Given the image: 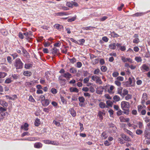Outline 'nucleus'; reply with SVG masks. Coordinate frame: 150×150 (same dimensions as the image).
Instances as JSON below:
<instances>
[{
  "mask_svg": "<svg viewBox=\"0 0 150 150\" xmlns=\"http://www.w3.org/2000/svg\"><path fill=\"white\" fill-rule=\"evenodd\" d=\"M52 52L53 54H57L59 53V50L56 48L54 47L52 49Z\"/></svg>",
  "mask_w": 150,
  "mask_h": 150,
  "instance_id": "2eb2a0df",
  "label": "nucleus"
},
{
  "mask_svg": "<svg viewBox=\"0 0 150 150\" xmlns=\"http://www.w3.org/2000/svg\"><path fill=\"white\" fill-rule=\"evenodd\" d=\"M53 123L55 124L56 125L59 126H60V123L59 122H57L55 120H54L53 121Z\"/></svg>",
  "mask_w": 150,
  "mask_h": 150,
  "instance_id": "4d7b16f0",
  "label": "nucleus"
},
{
  "mask_svg": "<svg viewBox=\"0 0 150 150\" xmlns=\"http://www.w3.org/2000/svg\"><path fill=\"white\" fill-rule=\"evenodd\" d=\"M128 91L126 89H124L123 90V93H122V96L124 97L126 95L128 94Z\"/></svg>",
  "mask_w": 150,
  "mask_h": 150,
  "instance_id": "5701e85b",
  "label": "nucleus"
},
{
  "mask_svg": "<svg viewBox=\"0 0 150 150\" xmlns=\"http://www.w3.org/2000/svg\"><path fill=\"white\" fill-rule=\"evenodd\" d=\"M28 37L26 38V39L27 40H29V39L30 38V37L33 36L32 32L29 31L28 32Z\"/></svg>",
  "mask_w": 150,
  "mask_h": 150,
  "instance_id": "72a5a7b5",
  "label": "nucleus"
},
{
  "mask_svg": "<svg viewBox=\"0 0 150 150\" xmlns=\"http://www.w3.org/2000/svg\"><path fill=\"white\" fill-rule=\"evenodd\" d=\"M69 60L72 63H74L76 61V59L74 57H73L72 59H70Z\"/></svg>",
  "mask_w": 150,
  "mask_h": 150,
  "instance_id": "37998d69",
  "label": "nucleus"
},
{
  "mask_svg": "<svg viewBox=\"0 0 150 150\" xmlns=\"http://www.w3.org/2000/svg\"><path fill=\"white\" fill-rule=\"evenodd\" d=\"M84 95L85 97H88V98H90L91 94L88 93H84Z\"/></svg>",
  "mask_w": 150,
  "mask_h": 150,
  "instance_id": "680f3d73",
  "label": "nucleus"
},
{
  "mask_svg": "<svg viewBox=\"0 0 150 150\" xmlns=\"http://www.w3.org/2000/svg\"><path fill=\"white\" fill-rule=\"evenodd\" d=\"M70 72L71 73L74 74L76 72V71L74 68L72 67L70 69Z\"/></svg>",
  "mask_w": 150,
  "mask_h": 150,
  "instance_id": "f704fd0d",
  "label": "nucleus"
},
{
  "mask_svg": "<svg viewBox=\"0 0 150 150\" xmlns=\"http://www.w3.org/2000/svg\"><path fill=\"white\" fill-rule=\"evenodd\" d=\"M146 137L148 139V140H146V143L147 144H150V133H148L146 135Z\"/></svg>",
  "mask_w": 150,
  "mask_h": 150,
  "instance_id": "423d86ee",
  "label": "nucleus"
},
{
  "mask_svg": "<svg viewBox=\"0 0 150 150\" xmlns=\"http://www.w3.org/2000/svg\"><path fill=\"white\" fill-rule=\"evenodd\" d=\"M6 74L4 73L0 72V78H3L6 76Z\"/></svg>",
  "mask_w": 150,
  "mask_h": 150,
  "instance_id": "c85d7f7f",
  "label": "nucleus"
},
{
  "mask_svg": "<svg viewBox=\"0 0 150 150\" xmlns=\"http://www.w3.org/2000/svg\"><path fill=\"white\" fill-rule=\"evenodd\" d=\"M115 88V87L111 85L109 89L108 90V92L110 94H112L114 93V92L112 91L114 88Z\"/></svg>",
  "mask_w": 150,
  "mask_h": 150,
  "instance_id": "ddd939ff",
  "label": "nucleus"
},
{
  "mask_svg": "<svg viewBox=\"0 0 150 150\" xmlns=\"http://www.w3.org/2000/svg\"><path fill=\"white\" fill-rule=\"evenodd\" d=\"M102 137H103L104 139H105L107 138L108 135L105 132H103L102 134Z\"/></svg>",
  "mask_w": 150,
  "mask_h": 150,
  "instance_id": "473e14b6",
  "label": "nucleus"
},
{
  "mask_svg": "<svg viewBox=\"0 0 150 150\" xmlns=\"http://www.w3.org/2000/svg\"><path fill=\"white\" fill-rule=\"evenodd\" d=\"M7 60L10 64H11L12 63L11 58L10 57L8 56L7 57Z\"/></svg>",
  "mask_w": 150,
  "mask_h": 150,
  "instance_id": "13d9d810",
  "label": "nucleus"
},
{
  "mask_svg": "<svg viewBox=\"0 0 150 150\" xmlns=\"http://www.w3.org/2000/svg\"><path fill=\"white\" fill-rule=\"evenodd\" d=\"M29 135V133L27 132H25L23 133L21 135L22 137H23L25 135L28 136Z\"/></svg>",
  "mask_w": 150,
  "mask_h": 150,
  "instance_id": "69168bd1",
  "label": "nucleus"
},
{
  "mask_svg": "<svg viewBox=\"0 0 150 150\" xmlns=\"http://www.w3.org/2000/svg\"><path fill=\"white\" fill-rule=\"evenodd\" d=\"M54 28L58 30L61 29L63 28V26L58 24L54 25Z\"/></svg>",
  "mask_w": 150,
  "mask_h": 150,
  "instance_id": "a211bd4d",
  "label": "nucleus"
},
{
  "mask_svg": "<svg viewBox=\"0 0 150 150\" xmlns=\"http://www.w3.org/2000/svg\"><path fill=\"white\" fill-rule=\"evenodd\" d=\"M125 99L127 100H128L131 99L132 98V95L131 94H128L124 96Z\"/></svg>",
  "mask_w": 150,
  "mask_h": 150,
  "instance_id": "6ab92c4d",
  "label": "nucleus"
},
{
  "mask_svg": "<svg viewBox=\"0 0 150 150\" xmlns=\"http://www.w3.org/2000/svg\"><path fill=\"white\" fill-rule=\"evenodd\" d=\"M71 115L75 117L76 115V112L74 109H71L70 110Z\"/></svg>",
  "mask_w": 150,
  "mask_h": 150,
  "instance_id": "bb28decb",
  "label": "nucleus"
},
{
  "mask_svg": "<svg viewBox=\"0 0 150 150\" xmlns=\"http://www.w3.org/2000/svg\"><path fill=\"white\" fill-rule=\"evenodd\" d=\"M23 34L21 33H19L18 34V36L19 38L21 39H23L24 38Z\"/></svg>",
  "mask_w": 150,
  "mask_h": 150,
  "instance_id": "774afa93",
  "label": "nucleus"
},
{
  "mask_svg": "<svg viewBox=\"0 0 150 150\" xmlns=\"http://www.w3.org/2000/svg\"><path fill=\"white\" fill-rule=\"evenodd\" d=\"M105 97L108 99H112L111 97L108 94H105Z\"/></svg>",
  "mask_w": 150,
  "mask_h": 150,
  "instance_id": "052dcab7",
  "label": "nucleus"
},
{
  "mask_svg": "<svg viewBox=\"0 0 150 150\" xmlns=\"http://www.w3.org/2000/svg\"><path fill=\"white\" fill-rule=\"evenodd\" d=\"M23 74L25 76H30L32 75V73L30 71H25L24 72Z\"/></svg>",
  "mask_w": 150,
  "mask_h": 150,
  "instance_id": "4be33fe9",
  "label": "nucleus"
},
{
  "mask_svg": "<svg viewBox=\"0 0 150 150\" xmlns=\"http://www.w3.org/2000/svg\"><path fill=\"white\" fill-rule=\"evenodd\" d=\"M118 111H117V114L118 116H120L122 115V110L119 109V110H118Z\"/></svg>",
  "mask_w": 150,
  "mask_h": 150,
  "instance_id": "864d4df0",
  "label": "nucleus"
},
{
  "mask_svg": "<svg viewBox=\"0 0 150 150\" xmlns=\"http://www.w3.org/2000/svg\"><path fill=\"white\" fill-rule=\"evenodd\" d=\"M116 43H113L110 44L109 45V47L111 49L114 50L116 48Z\"/></svg>",
  "mask_w": 150,
  "mask_h": 150,
  "instance_id": "0eeeda50",
  "label": "nucleus"
},
{
  "mask_svg": "<svg viewBox=\"0 0 150 150\" xmlns=\"http://www.w3.org/2000/svg\"><path fill=\"white\" fill-rule=\"evenodd\" d=\"M82 66V64L80 62H78L76 63V67L78 68H80Z\"/></svg>",
  "mask_w": 150,
  "mask_h": 150,
  "instance_id": "8fccbe9b",
  "label": "nucleus"
},
{
  "mask_svg": "<svg viewBox=\"0 0 150 150\" xmlns=\"http://www.w3.org/2000/svg\"><path fill=\"white\" fill-rule=\"evenodd\" d=\"M115 83L117 85V86H121V83L119 81H118L115 80Z\"/></svg>",
  "mask_w": 150,
  "mask_h": 150,
  "instance_id": "ea45409f",
  "label": "nucleus"
},
{
  "mask_svg": "<svg viewBox=\"0 0 150 150\" xmlns=\"http://www.w3.org/2000/svg\"><path fill=\"white\" fill-rule=\"evenodd\" d=\"M142 98L143 100L142 102V103H143L144 102V101L146 100L147 99V94L146 93H144L143 94L142 97Z\"/></svg>",
  "mask_w": 150,
  "mask_h": 150,
  "instance_id": "412c9836",
  "label": "nucleus"
},
{
  "mask_svg": "<svg viewBox=\"0 0 150 150\" xmlns=\"http://www.w3.org/2000/svg\"><path fill=\"white\" fill-rule=\"evenodd\" d=\"M28 124L27 123H25L23 126H21V129H23L27 131L28 130Z\"/></svg>",
  "mask_w": 150,
  "mask_h": 150,
  "instance_id": "9b49d317",
  "label": "nucleus"
},
{
  "mask_svg": "<svg viewBox=\"0 0 150 150\" xmlns=\"http://www.w3.org/2000/svg\"><path fill=\"white\" fill-rule=\"evenodd\" d=\"M107 67L105 66H102L101 68V70L103 72H105L107 70Z\"/></svg>",
  "mask_w": 150,
  "mask_h": 150,
  "instance_id": "79ce46f5",
  "label": "nucleus"
},
{
  "mask_svg": "<svg viewBox=\"0 0 150 150\" xmlns=\"http://www.w3.org/2000/svg\"><path fill=\"white\" fill-rule=\"evenodd\" d=\"M62 76H60L59 77V79L60 81V83L64 82L66 81V80L64 79H62Z\"/></svg>",
  "mask_w": 150,
  "mask_h": 150,
  "instance_id": "e433bc0d",
  "label": "nucleus"
},
{
  "mask_svg": "<svg viewBox=\"0 0 150 150\" xmlns=\"http://www.w3.org/2000/svg\"><path fill=\"white\" fill-rule=\"evenodd\" d=\"M89 89L91 93H93L95 91V89H94V88L92 86H90Z\"/></svg>",
  "mask_w": 150,
  "mask_h": 150,
  "instance_id": "49530a36",
  "label": "nucleus"
},
{
  "mask_svg": "<svg viewBox=\"0 0 150 150\" xmlns=\"http://www.w3.org/2000/svg\"><path fill=\"white\" fill-rule=\"evenodd\" d=\"M42 105L43 106H47L50 103L49 100L47 99H45L41 102Z\"/></svg>",
  "mask_w": 150,
  "mask_h": 150,
  "instance_id": "20e7f679",
  "label": "nucleus"
},
{
  "mask_svg": "<svg viewBox=\"0 0 150 150\" xmlns=\"http://www.w3.org/2000/svg\"><path fill=\"white\" fill-rule=\"evenodd\" d=\"M70 91L71 92H74L78 93L79 92V90L76 88L75 87H71L70 88Z\"/></svg>",
  "mask_w": 150,
  "mask_h": 150,
  "instance_id": "dca6fc26",
  "label": "nucleus"
},
{
  "mask_svg": "<svg viewBox=\"0 0 150 150\" xmlns=\"http://www.w3.org/2000/svg\"><path fill=\"white\" fill-rule=\"evenodd\" d=\"M12 81L11 79V78H9L6 79L5 82V83H11Z\"/></svg>",
  "mask_w": 150,
  "mask_h": 150,
  "instance_id": "2f4dec72",
  "label": "nucleus"
},
{
  "mask_svg": "<svg viewBox=\"0 0 150 150\" xmlns=\"http://www.w3.org/2000/svg\"><path fill=\"white\" fill-rule=\"evenodd\" d=\"M40 120L37 118L36 119V120L35 122V125L36 126H38L40 124Z\"/></svg>",
  "mask_w": 150,
  "mask_h": 150,
  "instance_id": "b1692460",
  "label": "nucleus"
},
{
  "mask_svg": "<svg viewBox=\"0 0 150 150\" xmlns=\"http://www.w3.org/2000/svg\"><path fill=\"white\" fill-rule=\"evenodd\" d=\"M34 146L36 148H39L42 147V144L40 142L36 143L35 144Z\"/></svg>",
  "mask_w": 150,
  "mask_h": 150,
  "instance_id": "aec40b11",
  "label": "nucleus"
},
{
  "mask_svg": "<svg viewBox=\"0 0 150 150\" xmlns=\"http://www.w3.org/2000/svg\"><path fill=\"white\" fill-rule=\"evenodd\" d=\"M89 90V88H88L87 87H83L82 88V90L85 92H87Z\"/></svg>",
  "mask_w": 150,
  "mask_h": 150,
  "instance_id": "bf43d9fd",
  "label": "nucleus"
},
{
  "mask_svg": "<svg viewBox=\"0 0 150 150\" xmlns=\"http://www.w3.org/2000/svg\"><path fill=\"white\" fill-rule=\"evenodd\" d=\"M32 65L31 64H25V67L26 69H29L32 67Z\"/></svg>",
  "mask_w": 150,
  "mask_h": 150,
  "instance_id": "a19ab883",
  "label": "nucleus"
},
{
  "mask_svg": "<svg viewBox=\"0 0 150 150\" xmlns=\"http://www.w3.org/2000/svg\"><path fill=\"white\" fill-rule=\"evenodd\" d=\"M122 87L118 88L117 89V93L121 96H122Z\"/></svg>",
  "mask_w": 150,
  "mask_h": 150,
  "instance_id": "c756f323",
  "label": "nucleus"
},
{
  "mask_svg": "<svg viewBox=\"0 0 150 150\" xmlns=\"http://www.w3.org/2000/svg\"><path fill=\"white\" fill-rule=\"evenodd\" d=\"M135 83L134 79V78L129 77L128 80L125 82V85L127 86H130L134 85Z\"/></svg>",
  "mask_w": 150,
  "mask_h": 150,
  "instance_id": "f03ea898",
  "label": "nucleus"
},
{
  "mask_svg": "<svg viewBox=\"0 0 150 150\" xmlns=\"http://www.w3.org/2000/svg\"><path fill=\"white\" fill-rule=\"evenodd\" d=\"M79 42L80 43L79 45H83V43H84L85 40L84 39H81L79 40Z\"/></svg>",
  "mask_w": 150,
  "mask_h": 150,
  "instance_id": "de8ad7c7",
  "label": "nucleus"
},
{
  "mask_svg": "<svg viewBox=\"0 0 150 150\" xmlns=\"http://www.w3.org/2000/svg\"><path fill=\"white\" fill-rule=\"evenodd\" d=\"M120 121L121 122H125V118L122 116H120L119 117Z\"/></svg>",
  "mask_w": 150,
  "mask_h": 150,
  "instance_id": "3c124183",
  "label": "nucleus"
},
{
  "mask_svg": "<svg viewBox=\"0 0 150 150\" xmlns=\"http://www.w3.org/2000/svg\"><path fill=\"white\" fill-rule=\"evenodd\" d=\"M116 80L118 81H122L124 80V78L123 77L119 76L116 78Z\"/></svg>",
  "mask_w": 150,
  "mask_h": 150,
  "instance_id": "c9c22d12",
  "label": "nucleus"
},
{
  "mask_svg": "<svg viewBox=\"0 0 150 150\" xmlns=\"http://www.w3.org/2000/svg\"><path fill=\"white\" fill-rule=\"evenodd\" d=\"M62 76L66 78L69 79L71 77V75L69 73L66 72L62 75Z\"/></svg>",
  "mask_w": 150,
  "mask_h": 150,
  "instance_id": "6e6552de",
  "label": "nucleus"
},
{
  "mask_svg": "<svg viewBox=\"0 0 150 150\" xmlns=\"http://www.w3.org/2000/svg\"><path fill=\"white\" fill-rule=\"evenodd\" d=\"M78 99L81 103H83L85 101V99L83 97H79Z\"/></svg>",
  "mask_w": 150,
  "mask_h": 150,
  "instance_id": "4c0bfd02",
  "label": "nucleus"
},
{
  "mask_svg": "<svg viewBox=\"0 0 150 150\" xmlns=\"http://www.w3.org/2000/svg\"><path fill=\"white\" fill-rule=\"evenodd\" d=\"M99 106L101 108H105L106 106L104 103L101 102L99 104Z\"/></svg>",
  "mask_w": 150,
  "mask_h": 150,
  "instance_id": "cd10ccee",
  "label": "nucleus"
},
{
  "mask_svg": "<svg viewBox=\"0 0 150 150\" xmlns=\"http://www.w3.org/2000/svg\"><path fill=\"white\" fill-rule=\"evenodd\" d=\"M98 59H96L92 61L93 64H95L98 62Z\"/></svg>",
  "mask_w": 150,
  "mask_h": 150,
  "instance_id": "5fc2aeb1",
  "label": "nucleus"
},
{
  "mask_svg": "<svg viewBox=\"0 0 150 150\" xmlns=\"http://www.w3.org/2000/svg\"><path fill=\"white\" fill-rule=\"evenodd\" d=\"M67 5L69 7L72 8L73 7V4L70 2H67Z\"/></svg>",
  "mask_w": 150,
  "mask_h": 150,
  "instance_id": "6e6d98bb",
  "label": "nucleus"
},
{
  "mask_svg": "<svg viewBox=\"0 0 150 150\" xmlns=\"http://www.w3.org/2000/svg\"><path fill=\"white\" fill-rule=\"evenodd\" d=\"M113 99L114 100L113 101V102H116L120 100V98L117 95H115L113 97Z\"/></svg>",
  "mask_w": 150,
  "mask_h": 150,
  "instance_id": "4468645a",
  "label": "nucleus"
},
{
  "mask_svg": "<svg viewBox=\"0 0 150 150\" xmlns=\"http://www.w3.org/2000/svg\"><path fill=\"white\" fill-rule=\"evenodd\" d=\"M23 64L19 58L16 59L14 63V66L17 69L22 68Z\"/></svg>",
  "mask_w": 150,
  "mask_h": 150,
  "instance_id": "f257e3e1",
  "label": "nucleus"
},
{
  "mask_svg": "<svg viewBox=\"0 0 150 150\" xmlns=\"http://www.w3.org/2000/svg\"><path fill=\"white\" fill-rule=\"evenodd\" d=\"M112 75L113 77H116L119 75V73L117 72H115L112 73Z\"/></svg>",
  "mask_w": 150,
  "mask_h": 150,
  "instance_id": "603ef678",
  "label": "nucleus"
},
{
  "mask_svg": "<svg viewBox=\"0 0 150 150\" xmlns=\"http://www.w3.org/2000/svg\"><path fill=\"white\" fill-rule=\"evenodd\" d=\"M130 105L129 103L125 101H122L121 103V107L123 110H126L127 109H129Z\"/></svg>",
  "mask_w": 150,
  "mask_h": 150,
  "instance_id": "7ed1b4c3",
  "label": "nucleus"
},
{
  "mask_svg": "<svg viewBox=\"0 0 150 150\" xmlns=\"http://www.w3.org/2000/svg\"><path fill=\"white\" fill-rule=\"evenodd\" d=\"M111 36L114 38H117L119 36V35L114 32H112L111 33Z\"/></svg>",
  "mask_w": 150,
  "mask_h": 150,
  "instance_id": "7c9ffc66",
  "label": "nucleus"
},
{
  "mask_svg": "<svg viewBox=\"0 0 150 150\" xmlns=\"http://www.w3.org/2000/svg\"><path fill=\"white\" fill-rule=\"evenodd\" d=\"M113 101L112 102L110 100L106 101V103L107 105L109 106H112L113 104Z\"/></svg>",
  "mask_w": 150,
  "mask_h": 150,
  "instance_id": "a878e982",
  "label": "nucleus"
},
{
  "mask_svg": "<svg viewBox=\"0 0 150 150\" xmlns=\"http://www.w3.org/2000/svg\"><path fill=\"white\" fill-rule=\"evenodd\" d=\"M121 135L122 137L125 140L127 141H129L130 140V138L127 136L125 134H121Z\"/></svg>",
  "mask_w": 150,
  "mask_h": 150,
  "instance_id": "1a4fd4ad",
  "label": "nucleus"
},
{
  "mask_svg": "<svg viewBox=\"0 0 150 150\" xmlns=\"http://www.w3.org/2000/svg\"><path fill=\"white\" fill-rule=\"evenodd\" d=\"M0 104L4 107H6L8 105L7 103L2 100L0 101Z\"/></svg>",
  "mask_w": 150,
  "mask_h": 150,
  "instance_id": "f3484780",
  "label": "nucleus"
},
{
  "mask_svg": "<svg viewBox=\"0 0 150 150\" xmlns=\"http://www.w3.org/2000/svg\"><path fill=\"white\" fill-rule=\"evenodd\" d=\"M51 91V92L53 94H55L57 93V90L55 88H52Z\"/></svg>",
  "mask_w": 150,
  "mask_h": 150,
  "instance_id": "0e129e2a",
  "label": "nucleus"
},
{
  "mask_svg": "<svg viewBox=\"0 0 150 150\" xmlns=\"http://www.w3.org/2000/svg\"><path fill=\"white\" fill-rule=\"evenodd\" d=\"M32 83L31 82H27L25 83V85L26 86L30 87L32 86Z\"/></svg>",
  "mask_w": 150,
  "mask_h": 150,
  "instance_id": "58836bf2",
  "label": "nucleus"
},
{
  "mask_svg": "<svg viewBox=\"0 0 150 150\" xmlns=\"http://www.w3.org/2000/svg\"><path fill=\"white\" fill-rule=\"evenodd\" d=\"M108 18L107 16H104L103 17L100 18L99 21H103L106 20Z\"/></svg>",
  "mask_w": 150,
  "mask_h": 150,
  "instance_id": "09e8293b",
  "label": "nucleus"
},
{
  "mask_svg": "<svg viewBox=\"0 0 150 150\" xmlns=\"http://www.w3.org/2000/svg\"><path fill=\"white\" fill-rule=\"evenodd\" d=\"M29 100L30 101L33 102L35 101V100L33 98L32 96L30 95L29 96Z\"/></svg>",
  "mask_w": 150,
  "mask_h": 150,
  "instance_id": "a18cd8bd",
  "label": "nucleus"
},
{
  "mask_svg": "<svg viewBox=\"0 0 150 150\" xmlns=\"http://www.w3.org/2000/svg\"><path fill=\"white\" fill-rule=\"evenodd\" d=\"M11 55L13 57V59H15L18 56V54L16 53H14L13 54H12Z\"/></svg>",
  "mask_w": 150,
  "mask_h": 150,
  "instance_id": "338daca9",
  "label": "nucleus"
},
{
  "mask_svg": "<svg viewBox=\"0 0 150 150\" xmlns=\"http://www.w3.org/2000/svg\"><path fill=\"white\" fill-rule=\"evenodd\" d=\"M68 14L67 13L65 12H61L57 13H56L57 16H63L68 15Z\"/></svg>",
  "mask_w": 150,
  "mask_h": 150,
  "instance_id": "393cba45",
  "label": "nucleus"
},
{
  "mask_svg": "<svg viewBox=\"0 0 150 150\" xmlns=\"http://www.w3.org/2000/svg\"><path fill=\"white\" fill-rule=\"evenodd\" d=\"M105 115V113L104 112H102L100 111L99 112L98 114V116L99 117L100 120H102L103 119V115Z\"/></svg>",
  "mask_w": 150,
  "mask_h": 150,
  "instance_id": "9d476101",
  "label": "nucleus"
},
{
  "mask_svg": "<svg viewBox=\"0 0 150 150\" xmlns=\"http://www.w3.org/2000/svg\"><path fill=\"white\" fill-rule=\"evenodd\" d=\"M100 69H95L94 71V74H98L100 72Z\"/></svg>",
  "mask_w": 150,
  "mask_h": 150,
  "instance_id": "e2e57ef3",
  "label": "nucleus"
},
{
  "mask_svg": "<svg viewBox=\"0 0 150 150\" xmlns=\"http://www.w3.org/2000/svg\"><path fill=\"white\" fill-rule=\"evenodd\" d=\"M142 68L144 71H148L150 70V68L146 64H144L142 66Z\"/></svg>",
  "mask_w": 150,
  "mask_h": 150,
  "instance_id": "39448f33",
  "label": "nucleus"
},
{
  "mask_svg": "<svg viewBox=\"0 0 150 150\" xmlns=\"http://www.w3.org/2000/svg\"><path fill=\"white\" fill-rule=\"evenodd\" d=\"M99 77L98 76H93L91 77L92 79L94 81L96 80V81H97V79H98V78Z\"/></svg>",
  "mask_w": 150,
  "mask_h": 150,
  "instance_id": "c03bdc74",
  "label": "nucleus"
},
{
  "mask_svg": "<svg viewBox=\"0 0 150 150\" xmlns=\"http://www.w3.org/2000/svg\"><path fill=\"white\" fill-rule=\"evenodd\" d=\"M22 52L24 56L25 57L27 58H29V54L26 50L23 49Z\"/></svg>",
  "mask_w": 150,
  "mask_h": 150,
  "instance_id": "f8f14e48",
  "label": "nucleus"
}]
</instances>
